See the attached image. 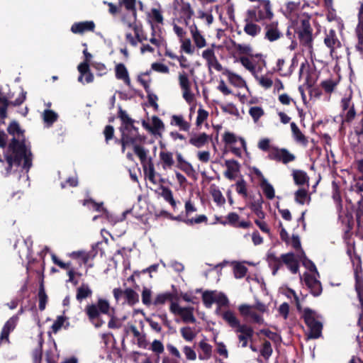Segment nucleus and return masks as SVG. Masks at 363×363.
<instances>
[{"label": "nucleus", "mask_w": 363, "mask_h": 363, "mask_svg": "<svg viewBox=\"0 0 363 363\" xmlns=\"http://www.w3.org/2000/svg\"><path fill=\"white\" fill-rule=\"evenodd\" d=\"M178 79L184 99L188 104L192 103L194 99V94L191 89V82L188 74L184 71L181 72L179 73Z\"/></svg>", "instance_id": "9d476101"}, {"label": "nucleus", "mask_w": 363, "mask_h": 363, "mask_svg": "<svg viewBox=\"0 0 363 363\" xmlns=\"http://www.w3.org/2000/svg\"><path fill=\"white\" fill-rule=\"evenodd\" d=\"M236 191L243 197H247L246 183L243 179L238 180L235 184Z\"/></svg>", "instance_id": "338daca9"}, {"label": "nucleus", "mask_w": 363, "mask_h": 363, "mask_svg": "<svg viewBox=\"0 0 363 363\" xmlns=\"http://www.w3.org/2000/svg\"><path fill=\"white\" fill-rule=\"evenodd\" d=\"M247 267L242 264H237L234 266L233 272L235 278L240 279L245 276L247 273Z\"/></svg>", "instance_id": "e2e57ef3"}, {"label": "nucleus", "mask_w": 363, "mask_h": 363, "mask_svg": "<svg viewBox=\"0 0 363 363\" xmlns=\"http://www.w3.org/2000/svg\"><path fill=\"white\" fill-rule=\"evenodd\" d=\"M142 303L146 306H152V291L150 288L144 286L141 293Z\"/></svg>", "instance_id": "37998d69"}, {"label": "nucleus", "mask_w": 363, "mask_h": 363, "mask_svg": "<svg viewBox=\"0 0 363 363\" xmlns=\"http://www.w3.org/2000/svg\"><path fill=\"white\" fill-rule=\"evenodd\" d=\"M293 178L297 185H303L308 182V177L307 174L301 170H294Z\"/></svg>", "instance_id": "a19ab883"}, {"label": "nucleus", "mask_w": 363, "mask_h": 363, "mask_svg": "<svg viewBox=\"0 0 363 363\" xmlns=\"http://www.w3.org/2000/svg\"><path fill=\"white\" fill-rule=\"evenodd\" d=\"M286 244L291 245L295 250L300 251V255H298L297 257H298L299 259H301L302 256L304 255V252L301 249V241L299 237L296 235H293L291 238L289 240Z\"/></svg>", "instance_id": "49530a36"}, {"label": "nucleus", "mask_w": 363, "mask_h": 363, "mask_svg": "<svg viewBox=\"0 0 363 363\" xmlns=\"http://www.w3.org/2000/svg\"><path fill=\"white\" fill-rule=\"evenodd\" d=\"M116 77L118 79L123 80L125 84L130 86V79L128 72L123 64H118L115 68Z\"/></svg>", "instance_id": "c85d7f7f"}, {"label": "nucleus", "mask_w": 363, "mask_h": 363, "mask_svg": "<svg viewBox=\"0 0 363 363\" xmlns=\"http://www.w3.org/2000/svg\"><path fill=\"white\" fill-rule=\"evenodd\" d=\"M77 69H78L79 72L80 73V75L78 77V81L79 82L84 84V73H86L89 71H90L89 62H83L80 63L78 65Z\"/></svg>", "instance_id": "0e129e2a"}, {"label": "nucleus", "mask_w": 363, "mask_h": 363, "mask_svg": "<svg viewBox=\"0 0 363 363\" xmlns=\"http://www.w3.org/2000/svg\"><path fill=\"white\" fill-rule=\"evenodd\" d=\"M222 73L228 77V81L233 86L238 88H242L246 86V82L242 77L230 71L229 69L225 68Z\"/></svg>", "instance_id": "6ab92c4d"}, {"label": "nucleus", "mask_w": 363, "mask_h": 363, "mask_svg": "<svg viewBox=\"0 0 363 363\" xmlns=\"http://www.w3.org/2000/svg\"><path fill=\"white\" fill-rule=\"evenodd\" d=\"M355 289L357 293V296L359 298V303L361 304L362 311L359 314V320H358V325L360 328H363V279L360 278L357 274V270H355Z\"/></svg>", "instance_id": "2eb2a0df"}, {"label": "nucleus", "mask_w": 363, "mask_h": 363, "mask_svg": "<svg viewBox=\"0 0 363 363\" xmlns=\"http://www.w3.org/2000/svg\"><path fill=\"white\" fill-rule=\"evenodd\" d=\"M173 295L170 292L161 293L156 295L154 298L152 305L159 306L164 305L167 301H172Z\"/></svg>", "instance_id": "c9c22d12"}, {"label": "nucleus", "mask_w": 363, "mask_h": 363, "mask_svg": "<svg viewBox=\"0 0 363 363\" xmlns=\"http://www.w3.org/2000/svg\"><path fill=\"white\" fill-rule=\"evenodd\" d=\"M85 313L96 328H99L104 323L99 318L100 313L106 314L110 318L108 326L111 329L120 328L125 319V317L122 319L116 317L115 308L110 306L108 301L101 298L98 299L96 304L87 305Z\"/></svg>", "instance_id": "f257e3e1"}, {"label": "nucleus", "mask_w": 363, "mask_h": 363, "mask_svg": "<svg viewBox=\"0 0 363 363\" xmlns=\"http://www.w3.org/2000/svg\"><path fill=\"white\" fill-rule=\"evenodd\" d=\"M171 125L177 126L181 130L189 131L191 124L182 115H173L171 118Z\"/></svg>", "instance_id": "bb28decb"}, {"label": "nucleus", "mask_w": 363, "mask_h": 363, "mask_svg": "<svg viewBox=\"0 0 363 363\" xmlns=\"http://www.w3.org/2000/svg\"><path fill=\"white\" fill-rule=\"evenodd\" d=\"M267 262L270 267L273 269V274L274 275L277 272L282 265L281 257H277L274 253L269 252L267 255Z\"/></svg>", "instance_id": "473e14b6"}, {"label": "nucleus", "mask_w": 363, "mask_h": 363, "mask_svg": "<svg viewBox=\"0 0 363 363\" xmlns=\"http://www.w3.org/2000/svg\"><path fill=\"white\" fill-rule=\"evenodd\" d=\"M235 333H237L239 344L242 347H246L248 345V342L252 340L254 335L253 328L247 324L242 325L240 329L235 330Z\"/></svg>", "instance_id": "f8f14e48"}, {"label": "nucleus", "mask_w": 363, "mask_h": 363, "mask_svg": "<svg viewBox=\"0 0 363 363\" xmlns=\"http://www.w3.org/2000/svg\"><path fill=\"white\" fill-rule=\"evenodd\" d=\"M261 356L265 359L268 360L272 354V347L270 342L265 340L259 350Z\"/></svg>", "instance_id": "de8ad7c7"}, {"label": "nucleus", "mask_w": 363, "mask_h": 363, "mask_svg": "<svg viewBox=\"0 0 363 363\" xmlns=\"http://www.w3.org/2000/svg\"><path fill=\"white\" fill-rule=\"evenodd\" d=\"M122 151H125L126 146L138 145L145 140V138L138 133V130L133 124H128V127H121Z\"/></svg>", "instance_id": "39448f33"}, {"label": "nucleus", "mask_w": 363, "mask_h": 363, "mask_svg": "<svg viewBox=\"0 0 363 363\" xmlns=\"http://www.w3.org/2000/svg\"><path fill=\"white\" fill-rule=\"evenodd\" d=\"M282 264H285L289 269L296 274L298 271V260L294 253H286L281 255Z\"/></svg>", "instance_id": "a211bd4d"}, {"label": "nucleus", "mask_w": 363, "mask_h": 363, "mask_svg": "<svg viewBox=\"0 0 363 363\" xmlns=\"http://www.w3.org/2000/svg\"><path fill=\"white\" fill-rule=\"evenodd\" d=\"M225 166L226 167L225 177L230 180L235 179L240 172L239 163L234 160H228L225 162Z\"/></svg>", "instance_id": "f3484780"}, {"label": "nucleus", "mask_w": 363, "mask_h": 363, "mask_svg": "<svg viewBox=\"0 0 363 363\" xmlns=\"http://www.w3.org/2000/svg\"><path fill=\"white\" fill-rule=\"evenodd\" d=\"M268 157L270 160L281 162L284 164H287L295 160L294 155L290 153L286 149H279L278 147L273 148L268 154Z\"/></svg>", "instance_id": "9b49d317"}, {"label": "nucleus", "mask_w": 363, "mask_h": 363, "mask_svg": "<svg viewBox=\"0 0 363 363\" xmlns=\"http://www.w3.org/2000/svg\"><path fill=\"white\" fill-rule=\"evenodd\" d=\"M129 26L133 28L135 37L131 33H126V40L133 46H137L138 43L143 42V39L140 36V29L136 24H129Z\"/></svg>", "instance_id": "c756f323"}, {"label": "nucleus", "mask_w": 363, "mask_h": 363, "mask_svg": "<svg viewBox=\"0 0 363 363\" xmlns=\"http://www.w3.org/2000/svg\"><path fill=\"white\" fill-rule=\"evenodd\" d=\"M311 272L305 273L304 277V282L308 286V288L311 290V294L315 296H319L322 292V287L320 282L318 280L317 276H318V272L315 264L311 261H307L303 263Z\"/></svg>", "instance_id": "20e7f679"}, {"label": "nucleus", "mask_w": 363, "mask_h": 363, "mask_svg": "<svg viewBox=\"0 0 363 363\" xmlns=\"http://www.w3.org/2000/svg\"><path fill=\"white\" fill-rule=\"evenodd\" d=\"M150 350L157 354H160L164 352V347L161 341L155 340L151 344Z\"/></svg>", "instance_id": "774afa93"}, {"label": "nucleus", "mask_w": 363, "mask_h": 363, "mask_svg": "<svg viewBox=\"0 0 363 363\" xmlns=\"http://www.w3.org/2000/svg\"><path fill=\"white\" fill-rule=\"evenodd\" d=\"M208 117V112L201 106L197 111V117L196 121V126L200 127L202 123L207 120Z\"/></svg>", "instance_id": "bf43d9fd"}, {"label": "nucleus", "mask_w": 363, "mask_h": 363, "mask_svg": "<svg viewBox=\"0 0 363 363\" xmlns=\"http://www.w3.org/2000/svg\"><path fill=\"white\" fill-rule=\"evenodd\" d=\"M84 206H88L89 208L95 210L96 211L104 213V216L110 222L111 224H115L119 219L114 217L112 214H111L106 208H104L102 205L103 203H97L91 200H86L84 201L83 203Z\"/></svg>", "instance_id": "4468645a"}, {"label": "nucleus", "mask_w": 363, "mask_h": 363, "mask_svg": "<svg viewBox=\"0 0 363 363\" xmlns=\"http://www.w3.org/2000/svg\"><path fill=\"white\" fill-rule=\"evenodd\" d=\"M149 17L151 19L152 23H157L159 24H163V16L160 10L157 9H152L151 12L149 14ZM153 25L151 23V26Z\"/></svg>", "instance_id": "09e8293b"}, {"label": "nucleus", "mask_w": 363, "mask_h": 363, "mask_svg": "<svg viewBox=\"0 0 363 363\" xmlns=\"http://www.w3.org/2000/svg\"><path fill=\"white\" fill-rule=\"evenodd\" d=\"M143 168L144 170L145 177L150 182H151L152 184H156L157 183L156 172L155 171V167H154V164H153L152 162H149V164H147L145 166H143Z\"/></svg>", "instance_id": "4c0bfd02"}, {"label": "nucleus", "mask_w": 363, "mask_h": 363, "mask_svg": "<svg viewBox=\"0 0 363 363\" xmlns=\"http://www.w3.org/2000/svg\"><path fill=\"white\" fill-rule=\"evenodd\" d=\"M181 18L183 19L185 26H188L189 21L194 14V11L188 2H182L180 8Z\"/></svg>", "instance_id": "393cba45"}, {"label": "nucleus", "mask_w": 363, "mask_h": 363, "mask_svg": "<svg viewBox=\"0 0 363 363\" xmlns=\"http://www.w3.org/2000/svg\"><path fill=\"white\" fill-rule=\"evenodd\" d=\"M249 114L253 119L255 123H257L259 119L264 116V111L260 106H252L249 109Z\"/></svg>", "instance_id": "8fccbe9b"}, {"label": "nucleus", "mask_w": 363, "mask_h": 363, "mask_svg": "<svg viewBox=\"0 0 363 363\" xmlns=\"http://www.w3.org/2000/svg\"><path fill=\"white\" fill-rule=\"evenodd\" d=\"M95 28L93 21H83L74 23L71 27V31L74 33H83L86 31H92Z\"/></svg>", "instance_id": "aec40b11"}, {"label": "nucleus", "mask_w": 363, "mask_h": 363, "mask_svg": "<svg viewBox=\"0 0 363 363\" xmlns=\"http://www.w3.org/2000/svg\"><path fill=\"white\" fill-rule=\"evenodd\" d=\"M295 201L299 204H304L308 203L311 198L308 194V191L303 189H299L295 192Z\"/></svg>", "instance_id": "79ce46f5"}, {"label": "nucleus", "mask_w": 363, "mask_h": 363, "mask_svg": "<svg viewBox=\"0 0 363 363\" xmlns=\"http://www.w3.org/2000/svg\"><path fill=\"white\" fill-rule=\"evenodd\" d=\"M18 322V315H13L6 322L0 335V342H9V334L15 329Z\"/></svg>", "instance_id": "ddd939ff"}, {"label": "nucleus", "mask_w": 363, "mask_h": 363, "mask_svg": "<svg viewBox=\"0 0 363 363\" xmlns=\"http://www.w3.org/2000/svg\"><path fill=\"white\" fill-rule=\"evenodd\" d=\"M8 132L9 134L13 135L14 138L13 140L16 139L17 141L26 145L25 141L21 140V138L23 136V132L18 123L15 121L12 122L8 127Z\"/></svg>", "instance_id": "72a5a7b5"}, {"label": "nucleus", "mask_w": 363, "mask_h": 363, "mask_svg": "<svg viewBox=\"0 0 363 363\" xmlns=\"http://www.w3.org/2000/svg\"><path fill=\"white\" fill-rule=\"evenodd\" d=\"M291 128L295 140L298 143L306 145L308 140L295 123H291Z\"/></svg>", "instance_id": "f704fd0d"}, {"label": "nucleus", "mask_w": 363, "mask_h": 363, "mask_svg": "<svg viewBox=\"0 0 363 363\" xmlns=\"http://www.w3.org/2000/svg\"><path fill=\"white\" fill-rule=\"evenodd\" d=\"M161 196L166 201L169 202L172 206H176V202L174 199L172 191L169 188L162 187Z\"/></svg>", "instance_id": "5fc2aeb1"}, {"label": "nucleus", "mask_w": 363, "mask_h": 363, "mask_svg": "<svg viewBox=\"0 0 363 363\" xmlns=\"http://www.w3.org/2000/svg\"><path fill=\"white\" fill-rule=\"evenodd\" d=\"M215 44H212L211 48L204 50L202 52V57L206 60V65L209 72H211L212 69H216L218 72H222L225 69L221 64L218 62L214 52Z\"/></svg>", "instance_id": "1a4fd4ad"}, {"label": "nucleus", "mask_w": 363, "mask_h": 363, "mask_svg": "<svg viewBox=\"0 0 363 363\" xmlns=\"http://www.w3.org/2000/svg\"><path fill=\"white\" fill-rule=\"evenodd\" d=\"M43 120L48 125L52 124L57 118V114L51 110H45L43 112Z\"/></svg>", "instance_id": "13d9d810"}, {"label": "nucleus", "mask_w": 363, "mask_h": 363, "mask_svg": "<svg viewBox=\"0 0 363 363\" xmlns=\"http://www.w3.org/2000/svg\"><path fill=\"white\" fill-rule=\"evenodd\" d=\"M169 310L173 314L179 315L185 323H196L193 307H182L177 303L172 301Z\"/></svg>", "instance_id": "6e6552de"}, {"label": "nucleus", "mask_w": 363, "mask_h": 363, "mask_svg": "<svg viewBox=\"0 0 363 363\" xmlns=\"http://www.w3.org/2000/svg\"><path fill=\"white\" fill-rule=\"evenodd\" d=\"M239 61L243 67L252 74L255 73V65L254 62L247 57H240Z\"/></svg>", "instance_id": "4d7b16f0"}, {"label": "nucleus", "mask_w": 363, "mask_h": 363, "mask_svg": "<svg viewBox=\"0 0 363 363\" xmlns=\"http://www.w3.org/2000/svg\"><path fill=\"white\" fill-rule=\"evenodd\" d=\"M124 296L129 305H134L139 301L138 294L132 289L124 290Z\"/></svg>", "instance_id": "c03bdc74"}, {"label": "nucleus", "mask_w": 363, "mask_h": 363, "mask_svg": "<svg viewBox=\"0 0 363 363\" xmlns=\"http://www.w3.org/2000/svg\"><path fill=\"white\" fill-rule=\"evenodd\" d=\"M182 352L184 354L186 360L195 361L196 359V352L192 347L185 345L182 347Z\"/></svg>", "instance_id": "052dcab7"}, {"label": "nucleus", "mask_w": 363, "mask_h": 363, "mask_svg": "<svg viewBox=\"0 0 363 363\" xmlns=\"http://www.w3.org/2000/svg\"><path fill=\"white\" fill-rule=\"evenodd\" d=\"M180 333L182 337L186 342H192L196 337V332L194 328L186 326L180 329Z\"/></svg>", "instance_id": "58836bf2"}, {"label": "nucleus", "mask_w": 363, "mask_h": 363, "mask_svg": "<svg viewBox=\"0 0 363 363\" xmlns=\"http://www.w3.org/2000/svg\"><path fill=\"white\" fill-rule=\"evenodd\" d=\"M244 31L247 35L255 37L261 32V27L255 23L247 21L244 26Z\"/></svg>", "instance_id": "ea45409f"}, {"label": "nucleus", "mask_w": 363, "mask_h": 363, "mask_svg": "<svg viewBox=\"0 0 363 363\" xmlns=\"http://www.w3.org/2000/svg\"><path fill=\"white\" fill-rule=\"evenodd\" d=\"M223 320L229 325L230 327L234 328L235 330L242 327L243 324L236 317L235 314L231 311H226L222 314Z\"/></svg>", "instance_id": "4be33fe9"}, {"label": "nucleus", "mask_w": 363, "mask_h": 363, "mask_svg": "<svg viewBox=\"0 0 363 363\" xmlns=\"http://www.w3.org/2000/svg\"><path fill=\"white\" fill-rule=\"evenodd\" d=\"M133 150L135 153L139 157L142 166H145L149 164V162H152V159L147 157V150L145 149L143 147L140 146L139 145H135V146H133Z\"/></svg>", "instance_id": "7c9ffc66"}, {"label": "nucleus", "mask_w": 363, "mask_h": 363, "mask_svg": "<svg viewBox=\"0 0 363 363\" xmlns=\"http://www.w3.org/2000/svg\"><path fill=\"white\" fill-rule=\"evenodd\" d=\"M240 315L246 320L258 325H264L263 314L267 311L265 304L257 302L254 305L242 304L238 307Z\"/></svg>", "instance_id": "f03ea898"}, {"label": "nucleus", "mask_w": 363, "mask_h": 363, "mask_svg": "<svg viewBox=\"0 0 363 363\" xmlns=\"http://www.w3.org/2000/svg\"><path fill=\"white\" fill-rule=\"evenodd\" d=\"M92 291L90 287L85 284H82L77 289L76 298L78 301L82 302L84 299L91 296Z\"/></svg>", "instance_id": "2f4dec72"}, {"label": "nucleus", "mask_w": 363, "mask_h": 363, "mask_svg": "<svg viewBox=\"0 0 363 363\" xmlns=\"http://www.w3.org/2000/svg\"><path fill=\"white\" fill-rule=\"evenodd\" d=\"M303 318L309 330L308 338L317 339L320 337L323 328L320 316L315 311L306 308L303 311Z\"/></svg>", "instance_id": "7ed1b4c3"}, {"label": "nucleus", "mask_w": 363, "mask_h": 363, "mask_svg": "<svg viewBox=\"0 0 363 363\" xmlns=\"http://www.w3.org/2000/svg\"><path fill=\"white\" fill-rule=\"evenodd\" d=\"M253 13L256 21L271 20L274 16L269 0H259L258 5Z\"/></svg>", "instance_id": "0eeeda50"}, {"label": "nucleus", "mask_w": 363, "mask_h": 363, "mask_svg": "<svg viewBox=\"0 0 363 363\" xmlns=\"http://www.w3.org/2000/svg\"><path fill=\"white\" fill-rule=\"evenodd\" d=\"M190 32L193 38V40L198 48H203L206 45V41L203 35L199 30L196 25L190 26Z\"/></svg>", "instance_id": "5701e85b"}, {"label": "nucleus", "mask_w": 363, "mask_h": 363, "mask_svg": "<svg viewBox=\"0 0 363 363\" xmlns=\"http://www.w3.org/2000/svg\"><path fill=\"white\" fill-rule=\"evenodd\" d=\"M255 78L259 82V85H261L264 89H269L273 85L272 79L267 76H255Z\"/></svg>", "instance_id": "69168bd1"}, {"label": "nucleus", "mask_w": 363, "mask_h": 363, "mask_svg": "<svg viewBox=\"0 0 363 363\" xmlns=\"http://www.w3.org/2000/svg\"><path fill=\"white\" fill-rule=\"evenodd\" d=\"M296 32L301 43L311 47L312 42V28L310 25L309 18L307 17L299 18Z\"/></svg>", "instance_id": "423d86ee"}, {"label": "nucleus", "mask_w": 363, "mask_h": 363, "mask_svg": "<svg viewBox=\"0 0 363 363\" xmlns=\"http://www.w3.org/2000/svg\"><path fill=\"white\" fill-rule=\"evenodd\" d=\"M181 43V50L186 54H192L194 52V47L191 44L190 39L182 38L179 40Z\"/></svg>", "instance_id": "6e6d98bb"}, {"label": "nucleus", "mask_w": 363, "mask_h": 363, "mask_svg": "<svg viewBox=\"0 0 363 363\" xmlns=\"http://www.w3.org/2000/svg\"><path fill=\"white\" fill-rule=\"evenodd\" d=\"M209 136L205 133H199L193 135L189 139V143L198 148L202 147L208 143Z\"/></svg>", "instance_id": "cd10ccee"}, {"label": "nucleus", "mask_w": 363, "mask_h": 363, "mask_svg": "<svg viewBox=\"0 0 363 363\" xmlns=\"http://www.w3.org/2000/svg\"><path fill=\"white\" fill-rule=\"evenodd\" d=\"M324 43L325 45L330 49L332 52L336 48L340 46V42L337 39L335 32L333 30H330L325 38Z\"/></svg>", "instance_id": "a878e982"}, {"label": "nucleus", "mask_w": 363, "mask_h": 363, "mask_svg": "<svg viewBox=\"0 0 363 363\" xmlns=\"http://www.w3.org/2000/svg\"><path fill=\"white\" fill-rule=\"evenodd\" d=\"M282 36L281 30L278 28L277 22H272L265 27V38L270 42L277 40Z\"/></svg>", "instance_id": "dca6fc26"}, {"label": "nucleus", "mask_w": 363, "mask_h": 363, "mask_svg": "<svg viewBox=\"0 0 363 363\" xmlns=\"http://www.w3.org/2000/svg\"><path fill=\"white\" fill-rule=\"evenodd\" d=\"M203 301L207 308H211L212 304L215 303L216 291H206L203 294Z\"/></svg>", "instance_id": "603ef678"}, {"label": "nucleus", "mask_w": 363, "mask_h": 363, "mask_svg": "<svg viewBox=\"0 0 363 363\" xmlns=\"http://www.w3.org/2000/svg\"><path fill=\"white\" fill-rule=\"evenodd\" d=\"M199 347L200 351L199 352V359L200 360H208L212 356V346L205 340L199 342Z\"/></svg>", "instance_id": "b1692460"}, {"label": "nucleus", "mask_w": 363, "mask_h": 363, "mask_svg": "<svg viewBox=\"0 0 363 363\" xmlns=\"http://www.w3.org/2000/svg\"><path fill=\"white\" fill-rule=\"evenodd\" d=\"M261 187L263 190V192L266 197L269 199H272L274 198V189L272 184L267 182V180H264L261 184Z\"/></svg>", "instance_id": "3c124183"}, {"label": "nucleus", "mask_w": 363, "mask_h": 363, "mask_svg": "<svg viewBox=\"0 0 363 363\" xmlns=\"http://www.w3.org/2000/svg\"><path fill=\"white\" fill-rule=\"evenodd\" d=\"M301 5L300 1H290L286 3L284 9V13L286 16H290L294 12L297 11Z\"/></svg>", "instance_id": "a18cd8bd"}, {"label": "nucleus", "mask_w": 363, "mask_h": 363, "mask_svg": "<svg viewBox=\"0 0 363 363\" xmlns=\"http://www.w3.org/2000/svg\"><path fill=\"white\" fill-rule=\"evenodd\" d=\"M153 134H157L164 129L163 122L157 116L152 117V127L148 128Z\"/></svg>", "instance_id": "864d4df0"}, {"label": "nucleus", "mask_w": 363, "mask_h": 363, "mask_svg": "<svg viewBox=\"0 0 363 363\" xmlns=\"http://www.w3.org/2000/svg\"><path fill=\"white\" fill-rule=\"evenodd\" d=\"M223 140L227 144H234L238 140L244 150H246L247 148L245 140L242 138H238L236 135L233 133H225L223 135Z\"/></svg>", "instance_id": "e433bc0d"}, {"label": "nucleus", "mask_w": 363, "mask_h": 363, "mask_svg": "<svg viewBox=\"0 0 363 363\" xmlns=\"http://www.w3.org/2000/svg\"><path fill=\"white\" fill-rule=\"evenodd\" d=\"M213 200L218 205L221 206L225 203V199L223 196L221 191L218 189H213L211 191Z\"/></svg>", "instance_id": "680f3d73"}, {"label": "nucleus", "mask_w": 363, "mask_h": 363, "mask_svg": "<svg viewBox=\"0 0 363 363\" xmlns=\"http://www.w3.org/2000/svg\"><path fill=\"white\" fill-rule=\"evenodd\" d=\"M159 157L163 169H172L174 164V160L173 154L171 152L167 150L161 151Z\"/></svg>", "instance_id": "412c9836"}]
</instances>
